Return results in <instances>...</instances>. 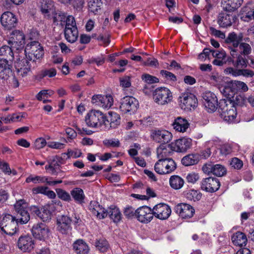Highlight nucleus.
<instances>
[{"instance_id":"f257e3e1","label":"nucleus","mask_w":254,"mask_h":254,"mask_svg":"<svg viewBox=\"0 0 254 254\" xmlns=\"http://www.w3.org/2000/svg\"><path fill=\"white\" fill-rule=\"evenodd\" d=\"M242 33L237 35L235 32L230 33L225 39V43L230 50L231 62L236 68H246L248 66L247 59L252 52V47L246 42H242Z\"/></svg>"},{"instance_id":"f03ea898","label":"nucleus","mask_w":254,"mask_h":254,"mask_svg":"<svg viewBox=\"0 0 254 254\" xmlns=\"http://www.w3.org/2000/svg\"><path fill=\"white\" fill-rule=\"evenodd\" d=\"M17 216H13L9 214L2 215L1 221L3 222H28L30 220V215L27 210V204L22 199L19 200L14 204Z\"/></svg>"},{"instance_id":"7ed1b4c3","label":"nucleus","mask_w":254,"mask_h":254,"mask_svg":"<svg viewBox=\"0 0 254 254\" xmlns=\"http://www.w3.org/2000/svg\"><path fill=\"white\" fill-rule=\"evenodd\" d=\"M86 125L91 128L106 130L108 127V122L106 116L99 110H91L85 117Z\"/></svg>"},{"instance_id":"20e7f679","label":"nucleus","mask_w":254,"mask_h":254,"mask_svg":"<svg viewBox=\"0 0 254 254\" xmlns=\"http://www.w3.org/2000/svg\"><path fill=\"white\" fill-rule=\"evenodd\" d=\"M220 104L221 116L225 121L229 124L238 123L240 121L237 115L236 108L233 104L230 102L229 104H227L226 101L224 100Z\"/></svg>"},{"instance_id":"39448f33","label":"nucleus","mask_w":254,"mask_h":254,"mask_svg":"<svg viewBox=\"0 0 254 254\" xmlns=\"http://www.w3.org/2000/svg\"><path fill=\"white\" fill-rule=\"evenodd\" d=\"M248 89L245 82L238 80L227 82L225 86L220 87V90L226 96H232L238 92H245Z\"/></svg>"},{"instance_id":"423d86ee","label":"nucleus","mask_w":254,"mask_h":254,"mask_svg":"<svg viewBox=\"0 0 254 254\" xmlns=\"http://www.w3.org/2000/svg\"><path fill=\"white\" fill-rule=\"evenodd\" d=\"M25 56L32 63L44 55L43 47L38 41H32L27 44L25 49Z\"/></svg>"},{"instance_id":"0eeeda50","label":"nucleus","mask_w":254,"mask_h":254,"mask_svg":"<svg viewBox=\"0 0 254 254\" xmlns=\"http://www.w3.org/2000/svg\"><path fill=\"white\" fill-rule=\"evenodd\" d=\"M153 98L156 103L164 105L171 101L172 94L170 90L167 88H157L153 93Z\"/></svg>"},{"instance_id":"6e6552de","label":"nucleus","mask_w":254,"mask_h":254,"mask_svg":"<svg viewBox=\"0 0 254 254\" xmlns=\"http://www.w3.org/2000/svg\"><path fill=\"white\" fill-rule=\"evenodd\" d=\"M176 168V164L173 159L158 160L154 165L155 172L160 175L170 174Z\"/></svg>"},{"instance_id":"1a4fd4ad","label":"nucleus","mask_w":254,"mask_h":254,"mask_svg":"<svg viewBox=\"0 0 254 254\" xmlns=\"http://www.w3.org/2000/svg\"><path fill=\"white\" fill-rule=\"evenodd\" d=\"M138 106V102L135 98L127 96L121 100L120 109L123 113L131 115L136 112Z\"/></svg>"},{"instance_id":"9d476101","label":"nucleus","mask_w":254,"mask_h":254,"mask_svg":"<svg viewBox=\"0 0 254 254\" xmlns=\"http://www.w3.org/2000/svg\"><path fill=\"white\" fill-rule=\"evenodd\" d=\"M8 43L15 50L23 49L25 43L24 33L18 30L12 31L9 34Z\"/></svg>"},{"instance_id":"9b49d317","label":"nucleus","mask_w":254,"mask_h":254,"mask_svg":"<svg viewBox=\"0 0 254 254\" xmlns=\"http://www.w3.org/2000/svg\"><path fill=\"white\" fill-rule=\"evenodd\" d=\"M180 105L182 109L189 111L194 109L197 106V99L195 96L190 93H183L180 97Z\"/></svg>"},{"instance_id":"f8f14e48","label":"nucleus","mask_w":254,"mask_h":254,"mask_svg":"<svg viewBox=\"0 0 254 254\" xmlns=\"http://www.w3.org/2000/svg\"><path fill=\"white\" fill-rule=\"evenodd\" d=\"M203 172L207 175L213 174L217 177H222L226 175V168L219 164H214L211 162L205 164L202 168Z\"/></svg>"},{"instance_id":"ddd939ff","label":"nucleus","mask_w":254,"mask_h":254,"mask_svg":"<svg viewBox=\"0 0 254 254\" xmlns=\"http://www.w3.org/2000/svg\"><path fill=\"white\" fill-rule=\"evenodd\" d=\"M92 102L104 109H109L113 105L114 99L111 95H94L92 97Z\"/></svg>"},{"instance_id":"4468645a","label":"nucleus","mask_w":254,"mask_h":254,"mask_svg":"<svg viewBox=\"0 0 254 254\" xmlns=\"http://www.w3.org/2000/svg\"><path fill=\"white\" fill-rule=\"evenodd\" d=\"M31 61L27 58L19 59L15 64L16 71L19 76L22 77L27 76L31 71Z\"/></svg>"},{"instance_id":"2eb2a0df","label":"nucleus","mask_w":254,"mask_h":254,"mask_svg":"<svg viewBox=\"0 0 254 254\" xmlns=\"http://www.w3.org/2000/svg\"><path fill=\"white\" fill-rule=\"evenodd\" d=\"M174 210L183 219L192 217L195 212L194 209L192 206L184 203L178 204L175 206Z\"/></svg>"},{"instance_id":"dca6fc26","label":"nucleus","mask_w":254,"mask_h":254,"mask_svg":"<svg viewBox=\"0 0 254 254\" xmlns=\"http://www.w3.org/2000/svg\"><path fill=\"white\" fill-rule=\"evenodd\" d=\"M34 237L39 240H45L50 235V229L45 223H36L31 229Z\"/></svg>"},{"instance_id":"f3484780","label":"nucleus","mask_w":254,"mask_h":254,"mask_svg":"<svg viewBox=\"0 0 254 254\" xmlns=\"http://www.w3.org/2000/svg\"><path fill=\"white\" fill-rule=\"evenodd\" d=\"M19 250L23 252H30L35 247V242L33 238L29 235L21 236L17 243Z\"/></svg>"},{"instance_id":"a211bd4d","label":"nucleus","mask_w":254,"mask_h":254,"mask_svg":"<svg viewBox=\"0 0 254 254\" xmlns=\"http://www.w3.org/2000/svg\"><path fill=\"white\" fill-rule=\"evenodd\" d=\"M204 105L209 112H213L217 108L218 100L216 95L210 91H206L203 94Z\"/></svg>"},{"instance_id":"6ab92c4d","label":"nucleus","mask_w":254,"mask_h":254,"mask_svg":"<svg viewBox=\"0 0 254 254\" xmlns=\"http://www.w3.org/2000/svg\"><path fill=\"white\" fill-rule=\"evenodd\" d=\"M220 183L218 179L208 177L201 182V189L206 192H214L220 188Z\"/></svg>"},{"instance_id":"aec40b11","label":"nucleus","mask_w":254,"mask_h":254,"mask_svg":"<svg viewBox=\"0 0 254 254\" xmlns=\"http://www.w3.org/2000/svg\"><path fill=\"white\" fill-rule=\"evenodd\" d=\"M153 216L163 220L167 219L171 215V209L170 206L164 203H159L153 208Z\"/></svg>"},{"instance_id":"412c9836","label":"nucleus","mask_w":254,"mask_h":254,"mask_svg":"<svg viewBox=\"0 0 254 254\" xmlns=\"http://www.w3.org/2000/svg\"><path fill=\"white\" fill-rule=\"evenodd\" d=\"M228 11H221L217 16V23L220 27L227 28L232 25L237 17L235 14H230Z\"/></svg>"},{"instance_id":"4be33fe9","label":"nucleus","mask_w":254,"mask_h":254,"mask_svg":"<svg viewBox=\"0 0 254 254\" xmlns=\"http://www.w3.org/2000/svg\"><path fill=\"white\" fill-rule=\"evenodd\" d=\"M0 22L5 29L10 30L16 27L17 19L12 12L6 11L1 15Z\"/></svg>"},{"instance_id":"5701e85b","label":"nucleus","mask_w":254,"mask_h":254,"mask_svg":"<svg viewBox=\"0 0 254 254\" xmlns=\"http://www.w3.org/2000/svg\"><path fill=\"white\" fill-rule=\"evenodd\" d=\"M136 217L140 222H150L153 218V209L146 206L138 208L136 210Z\"/></svg>"},{"instance_id":"b1692460","label":"nucleus","mask_w":254,"mask_h":254,"mask_svg":"<svg viewBox=\"0 0 254 254\" xmlns=\"http://www.w3.org/2000/svg\"><path fill=\"white\" fill-rule=\"evenodd\" d=\"M151 136L155 142L167 143L172 139V134L166 130H154L152 132Z\"/></svg>"},{"instance_id":"393cba45","label":"nucleus","mask_w":254,"mask_h":254,"mask_svg":"<svg viewBox=\"0 0 254 254\" xmlns=\"http://www.w3.org/2000/svg\"><path fill=\"white\" fill-rule=\"evenodd\" d=\"M192 144V140L190 138L183 137L177 139L172 144L173 150L178 152H186Z\"/></svg>"},{"instance_id":"a878e982","label":"nucleus","mask_w":254,"mask_h":254,"mask_svg":"<svg viewBox=\"0 0 254 254\" xmlns=\"http://www.w3.org/2000/svg\"><path fill=\"white\" fill-rule=\"evenodd\" d=\"M89 209L97 218L102 219L108 216V208L106 209L96 201H91Z\"/></svg>"},{"instance_id":"bb28decb","label":"nucleus","mask_w":254,"mask_h":254,"mask_svg":"<svg viewBox=\"0 0 254 254\" xmlns=\"http://www.w3.org/2000/svg\"><path fill=\"white\" fill-rule=\"evenodd\" d=\"M96 249L102 253L107 252L110 248V245L106 239L102 235H97L95 240L91 242Z\"/></svg>"},{"instance_id":"cd10ccee","label":"nucleus","mask_w":254,"mask_h":254,"mask_svg":"<svg viewBox=\"0 0 254 254\" xmlns=\"http://www.w3.org/2000/svg\"><path fill=\"white\" fill-rule=\"evenodd\" d=\"M12 65L7 60L0 61V78L7 80L12 74Z\"/></svg>"},{"instance_id":"c85d7f7f","label":"nucleus","mask_w":254,"mask_h":254,"mask_svg":"<svg viewBox=\"0 0 254 254\" xmlns=\"http://www.w3.org/2000/svg\"><path fill=\"white\" fill-rule=\"evenodd\" d=\"M243 0H222L221 6L224 11H234L242 4Z\"/></svg>"},{"instance_id":"c756f323","label":"nucleus","mask_w":254,"mask_h":254,"mask_svg":"<svg viewBox=\"0 0 254 254\" xmlns=\"http://www.w3.org/2000/svg\"><path fill=\"white\" fill-rule=\"evenodd\" d=\"M73 250L76 254H88L89 248L82 240H77L72 245Z\"/></svg>"},{"instance_id":"7c9ffc66","label":"nucleus","mask_w":254,"mask_h":254,"mask_svg":"<svg viewBox=\"0 0 254 254\" xmlns=\"http://www.w3.org/2000/svg\"><path fill=\"white\" fill-rule=\"evenodd\" d=\"M231 240L235 246L240 247L245 246L248 241L246 235L240 231L235 233L232 236Z\"/></svg>"},{"instance_id":"2f4dec72","label":"nucleus","mask_w":254,"mask_h":254,"mask_svg":"<svg viewBox=\"0 0 254 254\" xmlns=\"http://www.w3.org/2000/svg\"><path fill=\"white\" fill-rule=\"evenodd\" d=\"M108 216L114 222H120L122 218L120 208L115 205H111L108 207Z\"/></svg>"},{"instance_id":"473e14b6","label":"nucleus","mask_w":254,"mask_h":254,"mask_svg":"<svg viewBox=\"0 0 254 254\" xmlns=\"http://www.w3.org/2000/svg\"><path fill=\"white\" fill-rule=\"evenodd\" d=\"M172 126L176 131L184 132L188 128L190 124L187 120L179 117L174 120Z\"/></svg>"},{"instance_id":"72a5a7b5","label":"nucleus","mask_w":254,"mask_h":254,"mask_svg":"<svg viewBox=\"0 0 254 254\" xmlns=\"http://www.w3.org/2000/svg\"><path fill=\"white\" fill-rule=\"evenodd\" d=\"M0 228L5 234L12 236L19 230L18 223H0Z\"/></svg>"},{"instance_id":"f704fd0d","label":"nucleus","mask_w":254,"mask_h":254,"mask_svg":"<svg viewBox=\"0 0 254 254\" xmlns=\"http://www.w3.org/2000/svg\"><path fill=\"white\" fill-rule=\"evenodd\" d=\"M78 32L77 27H65L64 37L66 40L71 43H74L78 38Z\"/></svg>"},{"instance_id":"c9c22d12","label":"nucleus","mask_w":254,"mask_h":254,"mask_svg":"<svg viewBox=\"0 0 254 254\" xmlns=\"http://www.w3.org/2000/svg\"><path fill=\"white\" fill-rule=\"evenodd\" d=\"M108 117L106 116V120L108 122V127L106 129H109L110 128H115L120 123V115L113 112H109Z\"/></svg>"},{"instance_id":"e433bc0d","label":"nucleus","mask_w":254,"mask_h":254,"mask_svg":"<svg viewBox=\"0 0 254 254\" xmlns=\"http://www.w3.org/2000/svg\"><path fill=\"white\" fill-rule=\"evenodd\" d=\"M199 160V154H190L184 157L182 159L181 162L183 165L189 166L197 164Z\"/></svg>"},{"instance_id":"4c0bfd02","label":"nucleus","mask_w":254,"mask_h":254,"mask_svg":"<svg viewBox=\"0 0 254 254\" xmlns=\"http://www.w3.org/2000/svg\"><path fill=\"white\" fill-rule=\"evenodd\" d=\"M173 152L170 149L160 146L157 149V155L158 160H164L172 159L171 156Z\"/></svg>"},{"instance_id":"58836bf2","label":"nucleus","mask_w":254,"mask_h":254,"mask_svg":"<svg viewBox=\"0 0 254 254\" xmlns=\"http://www.w3.org/2000/svg\"><path fill=\"white\" fill-rule=\"evenodd\" d=\"M15 50L11 46L4 45L0 48V56L5 58L4 59L12 61L13 60V51Z\"/></svg>"},{"instance_id":"ea45409f","label":"nucleus","mask_w":254,"mask_h":254,"mask_svg":"<svg viewBox=\"0 0 254 254\" xmlns=\"http://www.w3.org/2000/svg\"><path fill=\"white\" fill-rule=\"evenodd\" d=\"M169 183L171 187L176 190L181 189L184 185V180L179 176L174 175L170 177Z\"/></svg>"},{"instance_id":"a19ab883","label":"nucleus","mask_w":254,"mask_h":254,"mask_svg":"<svg viewBox=\"0 0 254 254\" xmlns=\"http://www.w3.org/2000/svg\"><path fill=\"white\" fill-rule=\"evenodd\" d=\"M70 194L75 201L79 203L83 202L85 195L83 190L81 189L75 188L70 191Z\"/></svg>"},{"instance_id":"79ce46f5","label":"nucleus","mask_w":254,"mask_h":254,"mask_svg":"<svg viewBox=\"0 0 254 254\" xmlns=\"http://www.w3.org/2000/svg\"><path fill=\"white\" fill-rule=\"evenodd\" d=\"M50 178L46 176L30 175L26 179L27 183L33 182L34 184L45 183L48 184V180Z\"/></svg>"},{"instance_id":"37998d69","label":"nucleus","mask_w":254,"mask_h":254,"mask_svg":"<svg viewBox=\"0 0 254 254\" xmlns=\"http://www.w3.org/2000/svg\"><path fill=\"white\" fill-rule=\"evenodd\" d=\"M186 198L189 200L198 201L201 198V194L197 190H190L185 192Z\"/></svg>"},{"instance_id":"c03bdc74","label":"nucleus","mask_w":254,"mask_h":254,"mask_svg":"<svg viewBox=\"0 0 254 254\" xmlns=\"http://www.w3.org/2000/svg\"><path fill=\"white\" fill-rule=\"evenodd\" d=\"M102 4L101 0H89L88 2L89 10L95 14L101 9Z\"/></svg>"},{"instance_id":"a18cd8bd","label":"nucleus","mask_w":254,"mask_h":254,"mask_svg":"<svg viewBox=\"0 0 254 254\" xmlns=\"http://www.w3.org/2000/svg\"><path fill=\"white\" fill-rule=\"evenodd\" d=\"M245 12L241 17V19L244 21L249 22L252 20H254V8L250 9L246 6L244 9Z\"/></svg>"},{"instance_id":"49530a36","label":"nucleus","mask_w":254,"mask_h":254,"mask_svg":"<svg viewBox=\"0 0 254 254\" xmlns=\"http://www.w3.org/2000/svg\"><path fill=\"white\" fill-rule=\"evenodd\" d=\"M57 74L56 70L54 68L50 69H45L41 70L38 74L37 76L38 79H42L46 76L49 77H53L56 76Z\"/></svg>"},{"instance_id":"de8ad7c7","label":"nucleus","mask_w":254,"mask_h":254,"mask_svg":"<svg viewBox=\"0 0 254 254\" xmlns=\"http://www.w3.org/2000/svg\"><path fill=\"white\" fill-rule=\"evenodd\" d=\"M51 212L49 209L48 206H44L40 210L39 217L43 222L47 221L51 219Z\"/></svg>"},{"instance_id":"09e8293b","label":"nucleus","mask_w":254,"mask_h":254,"mask_svg":"<svg viewBox=\"0 0 254 254\" xmlns=\"http://www.w3.org/2000/svg\"><path fill=\"white\" fill-rule=\"evenodd\" d=\"M123 213L126 217L128 219H131L136 216V210L129 205H127L124 208Z\"/></svg>"},{"instance_id":"8fccbe9b","label":"nucleus","mask_w":254,"mask_h":254,"mask_svg":"<svg viewBox=\"0 0 254 254\" xmlns=\"http://www.w3.org/2000/svg\"><path fill=\"white\" fill-rule=\"evenodd\" d=\"M56 191L58 197L61 199L66 201H69L71 200L70 195L65 190L61 189H57Z\"/></svg>"},{"instance_id":"3c124183","label":"nucleus","mask_w":254,"mask_h":254,"mask_svg":"<svg viewBox=\"0 0 254 254\" xmlns=\"http://www.w3.org/2000/svg\"><path fill=\"white\" fill-rule=\"evenodd\" d=\"M161 75L167 80L176 82L177 80L176 76L173 73L166 70H161L160 72Z\"/></svg>"},{"instance_id":"603ef678","label":"nucleus","mask_w":254,"mask_h":254,"mask_svg":"<svg viewBox=\"0 0 254 254\" xmlns=\"http://www.w3.org/2000/svg\"><path fill=\"white\" fill-rule=\"evenodd\" d=\"M120 86L124 89L129 88L131 86V77L125 75L120 78Z\"/></svg>"},{"instance_id":"864d4df0","label":"nucleus","mask_w":254,"mask_h":254,"mask_svg":"<svg viewBox=\"0 0 254 254\" xmlns=\"http://www.w3.org/2000/svg\"><path fill=\"white\" fill-rule=\"evenodd\" d=\"M141 78L145 82L148 84L158 83L159 81L158 78L149 74H142Z\"/></svg>"},{"instance_id":"5fc2aeb1","label":"nucleus","mask_w":254,"mask_h":254,"mask_svg":"<svg viewBox=\"0 0 254 254\" xmlns=\"http://www.w3.org/2000/svg\"><path fill=\"white\" fill-rule=\"evenodd\" d=\"M70 223H57V229L62 234H67L71 230Z\"/></svg>"},{"instance_id":"6e6d98bb","label":"nucleus","mask_w":254,"mask_h":254,"mask_svg":"<svg viewBox=\"0 0 254 254\" xmlns=\"http://www.w3.org/2000/svg\"><path fill=\"white\" fill-rule=\"evenodd\" d=\"M234 249L230 245H225L221 247L217 251V254H233Z\"/></svg>"},{"instance_id":"4d7b16f0","label":"nucleus","mask_w":254,"mask_h":254,"mask_svg":"<svg viewBox=\"0 0 254 254\" xmlns=\"http://www.w3.org/2000/svg\"><path fill=\"white\" fill-rule=\"evenodd\" d=\"M199 179L198 174L194 172L189 173L186 176V180L189 183L194 184Z\"/></svg>"},{"instance_id":"13d9d810","label":"nucleus","mask_w":254,"mask_h":254,"mask_svg":"<svg viewBox=\"0 0 254 254\" xmlns=\"http://www.w3.org/2000/svg\"><path fill=\"white\" fill-rule=\"evenodd\" d=\"M47 144V142L43 137H39L37 138L34 144V147L36 149H40L44 148Z\"/></svg>"},{"instance_id":"bf43d9fd","label":"nucleus","mask_w":254,"mask_h":254,"mask_svg":"<svg viewBox=\"0 0 254 254\" xmlns=\"http://www.w3.org/2000/svg\"><path fill=\"white\" fill-rule=\"evenodd\" d=\"M103 143L105 145L108 147H117L120 145L119 140L115 138L106 139L104 140Z\"/></svg>"},{"instance_id":"052dcab7","label":"nucleus","mask_w":254,"mask_h":254,"mask_svg":"<svg viewBox=\"0 0 254 254\" xmlns=\"http://www.w3.org/2000/svg\"><path fill=\"white\" fill-rule=\"evenodd\" d=\"M67 16L64 13H59L54 18V22H61V25L64 26L65 24V19Z\"/></svg>"},{"instance_id":"680f3d73","label":"nucleus","mask_w":254,"mask_h":254,"mask_svg":"<svg viewBox=\"0 0 254 254\" xmlns=\"http://www.w3.org/2000/svg\"><path fill=\"white\" fill-rule=\"evenodd\" d=\"M232 167H233L235 169H240L243 166V163L242 161L238 158H233L230 163Z\"/></svg>"},{"instance_id":"e2e57ef3","label":"nucleus","mask_w":254,"mask_h":254,"mask_svg":"<svg viewBox=\"0 0 254 254\" xmlns=\"http://www.w3.org/2000/svg\"><path fill=\"white\" fill-rule=\"evenodd\" d=\"M82 154V152L80 150L75 149L74 150H71L68 149L67 150V152L66 153V155L68 156V158H77L81 156Z\"/></svg>"},{"instance_id":"0e129e2a","label":"nucleus","mask_w":254,"mask_h":254,"mask_svg":"<svg viewBox=\"0 0 254 254\" xmlns=\"http://www.w3.org/2000/svg\"><path fill=\"white\" fill-rule=\"evenodd\" d=\"M53 5L50 2H45L43 3L41 5V10L42 13L46 14H49L51 10Z\"/></svg>"},{"instance_id":"69168bd1","label":"nucleus","mask_w":254,"mask_h":254,"mask_svg":"<svg viewBox=\"0 0 254 254\" xmlns=\"http://www.w3.org/2000/svg\"><path fill=\"white\" fill-rule=\"evenodd\" d=\"M49 148L55 149H62L65 147V144L59 142L51 141L48 143Z\"/></svg>"},{"instance_id":"338daca9","label":"nucleus","mask_w":254,"mask_h":254,"mask_svg":"<svg viewBox=\"0 0 254 254\" xmlns=\"http://www.w3.org/2000/svg\"><path fill=\"white\" fill-rule=\"evenodd\" d=\"M65 27H68V28L76 27L75 19L72 15H68L65 19Z\"/></svg>"},{"instance_id":"774afa93","label":"nucleus","mask_w":254,"mask_h":254,"mask_svg":"<svg viewBox=\"0 0 254 254\" xmlns=\"http://www.w3.org/2000/svg\"><path fill=\"white\" fill-rule=\"evenodd\" d=\"M210 31L211 34L215 36L216 37L223 39L225 38V33L221 31L220 30H217L214 27H211L210 28Z\"/></svg>"}]
</instances>
